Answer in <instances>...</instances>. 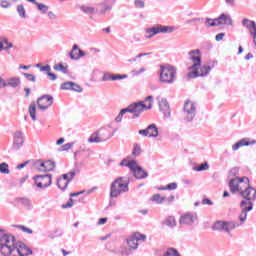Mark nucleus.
<instances>
[{"mask_svg": "<svg viewBox=\"0 0 256 256\" xmlns=\"http://www.w3.org/2000/svg\"><path fill=\"white\" fill-rule=\"evenodd\" d=\"M22 249H29L25 243L18 241L13 234L0 230V253L9 256L11 253H21Z\"/></svg>", "mask_w": 256, "mask_h": 256, "instance_id": "obj_1", "label": "nucleus"}, {"mask_svg": "<svg viewBox=\"0 0 256 256\" xmlns=\"http://www.w3.org/2000/svg\"><path fill=\"white\" fill-rule=\"evenodd\" d=\"M153 101V96H147L145 99V103H148V106L145 105L144 102H136L133 104H130L127 108H123L121 111L125 113H132V119H137L141 113H143L144 110L152 109L153 104L151 103Z\"/></svg>", "mask_w": 256, "mask_h": 256, "instance_id": "obj_2", "label": "nucleus"}, {"mask_svg": "<svg viewBox=\"0 0 256 256\" xmlns=\"http://www.w3.org/2000/svg\"><path fill=\"white\" fill-rule=\"evenodd\" d=\"M129 192V178L128 177H118L116 178L110 186V197L115 199L122 195V193Z\"/></svg>", "mask_w": 256, "mask_h": 256, "instance_id": "obj_3", "label": "nucleus"}, {"mask_svg": "<svg viewBox=\"0 0 256 256\" xmlns=\"http://www.w3.org/2000/svg\"><path fill=\"white\" fill-rule=\"evenodd\" d=\"M177 29L179 28L175 26L156 24L153 27L145 30V39H153V37H155V35H159V33H174V31H177Z\"/></svg>", "mask_w": 256, "mask_h": 256, "instance_id": "obj_4", "label": "nucleus"}, {"mask_svg": "<svg viewBox=\"0 0 256 256\" xmlns=\"http://www.w3.org/2000/svg\"><path fill=\"white\" fill-rule=\"evenodd\" d=\"M213 69V66L209 65H192L189 68V73L187 74L188 79H195L196 77H205L209 75V72Z\"/></svg>", "mask_w": 256, "mask_h": 256, "instance_id": "obj_5", "label": "nucleus"}, {"mask_svg": "<svg viewBox=\"0 0 256 256\" xmlns=\"http://www.w3.org/2000/svg\"><path fill=\"white\" fill-rule=\"evenodd\" d=\"M177 69L172 65H161L160 66V81L162 83H173L175 80V74Z\"/></svg>", "mask_w": 256, "mask_h": 256, "instance_id": "obj_6", "label": "nucleus"}, {"mask_svg": "<svg viewBox=\"0 0 256 256\" xmlns=\"http://www.w3.org/2000/svg\"><path fill=\"white\" fill-rule=\"evenodd\" d=\"M249 178L248 177H235L229 181V187L231 193H241L245 185H248Z\"/></svg>", "mask_w": 256, "mask_h": 256, "instance_id": "obj_7", "label": "nucleus"}, {"mask_svg": "<svg viewBox=\"0 0 256 256\" xmlns=\"http://www.w3.org/2000/svg\"><path fill=\"white\" fill-rule=\"evenodd\" d=\"M139 241H147V235L141 234L140 232H135L126 239V243L132 251H136L139 248Z\"/></svg>", "mask_w": 256, "mask_h": 256, "instance_id": "obj_8", "label": "nucleus"}, {"mask_svg": "<svg viewBox=\"0 0 256 256\" xmlns=\"http://www.w3.org/2000/svg\"><path fill=\"white\" fill-rule=\"evenodd\" d=\"M239 227V224L235 222H226V221H216L212 226L213 231H224L228 235L233 231V229Z\"/></svg>", "mask_w": 256, "mask_h": 256, "instance_id": "obj_9", "label": "nucleus"}, {"mask_svg": "<svg viewBox=\"0 0 256 256\" xmlns=\"http://www.w3.org/2000/svg\"><path fill=\"white\" fill-rule=\"evenodd\" d=\"M206 23H208L209 27H217L219 25H233V19H231L230 15L221 14L214 20L211 18L206 19Z\"/></svg>", "mask_w": 256, "mask_h": 256, "instance_id": "obj_10", "label": "nucleus"}, {"mask_svg": "<svg viewBox=\"0 0 256 256\" xmlns=\"http://www.w3.org/2000/svg\"><path fill=\"white\" fill-rule=\"evenodd\" d=\"M183 111L185 115V121L191 123V121H193V119H195V116L197 115V106L195 105V103L188 100L184 104Z\"/></svg>", "mask_w": 256, "mask_h": 256, "instance_id": "obj_11", "label": "nucleus"}, {"mask_svg": "<svg viewBox=\"0 0 256 256\" xmlns=\"http://www.w3.org/2000/svg\"><path fill=\"white\" fill-rule=\"evenodd\" d=\"M88 56H89V53L81 49L77 44H73L72 49L67 54V57H69L71 61H81V59H85V57H88Z\"/></svg>", "mask_w": 256, "mask_h": 256, "instance_id": "obj_12", "label": "nucleus"}, {"mask_svg": "<svg viewBox=\"0 0 256 256\" xmlns=\"http://www.w3.org/2000/svg\"><path fill=\"white\" fill-rule=\"evenodd\" d=\"M34 181L39 189H47L53 183V176L51 174L34 176Z\"/></svg>", "mask_w": 256, "mask_h": 256, "instance_id": "obj_13", "label": "nucleus"}, {"mask_svg": "<svg viewBox=\"0 0 256 256\" xmlns=\"http://www.w3.org/2000/svg\"><path fill=\"white\" fill-rule=\"evenodd\" d=\"M239 195L245 199L244 201L253 202L256 200V189L251 187L249 183L245 184Z\"/></svg>", "mask_w": 256, "mask_h": 256, "instance_id": "obj_14", "label": "nucleus"}, {"mask_svg": "<svg viewBox=\"0 0 256 256\" xmlns=\"http://www.w3.org/2000/svg\"><path fill=\"white\" fill-rule=\"evenodd\" d=\"M38 109L47 111V108L53 105V96L43 95L37 100Z\"/></svg>", "mask_w": 256, "mask_h": 256, "instance_id": "obj_15", "label": "nucleus"}, {"mask_svg": "<svg viewBox=\"0 0 256 256\" xmlns=\"http://www.w3.org/2000/svg\"><path fill=\"white\" fill-rule=\"evenodd\" d=\"M23 143H25V135L23 134V132L18 130L13 134L12 148L15 151H19V149L23 147Z\"/></svg>", "mask_w": 256, "mask_h": 256, "instance_id": "obj_16", "label": "nucleus"}, {"mask_svg": "<svg viewBox=\"0 0 256 256\" xmlns=\"http://www.w3.org/2000/svg\"><path fill=\"white\" fill-rule=\"evenodd\" d=\"M138 133L142 135V137H158L159 128H157L155 124H150L146 129L139 130Z\"/></svg>", "mask_w": 256, "mask_h": 256, "instance_id": "obj_17", "label": "nucleus"}, {"mask_svg": "<svg viewBox=\"0 0 256 256\" xmlns=\"http://www.w3.org/2000/svg\"><path fill=\"white\" fill-rule=\"evenodd\" d=\"M158 105H159V109L163 113L164 117L169 119V117H171V108L169 106V102L167 101V98H160L158 100Z\"/></svg>", "mask_w": 256, "mask_h": 256, "instance_id": "obj_18", "label": "nucleus"}, {"mask_svg": "<svg viewBox=\"0 0 256 256\" xmlns=\"http://www.w3.org/2000/svg\"><path fill=\"white\" fill-rule=\"evenodd\" d=\"M188 58L193 65H201V50L195 49L188 52Z\"/></svg>", "mask_w": 256, "mask_h": 256, "instance_id": "obj_19", "label": "nucleus"}, {"mask_svg": "<svg viewBox=\"0 0 256 256\" xmlns=\"http://www.w3.org/2000/svg\"><path fill=\"white\" fill-rule=\"evenodd\" d=\"M197 219V214L186 213L180 217V225H193Z\"/></svg>", "mask_w": 256, "mask_h": 256, "instance_id": "obj_20", "label": "nucleus"}, {"mask_svg": "<svg viewBox=\"0 0 256 256\" xmlns=\"http://www.w3.org/2000/svg\"><path fill=\"white\" fill-rule=\"evenodd\" d=\"M129 77L126 74H113L111 72L104 73L102 81H119L121 79H127Z\"/></svg>", "mask_w": 256, "mask_h": 256, "instance_id": "obj_21", "label": "nucleus"}, {"mask_svg": "<svg viewBox=\"0 0 256 256\" xmlns=\"http://www.w3.org/2000/svg\"><path fill=\"white\" fill-rule=\"evenodd\" d=\"M69 183H71V179H69V173L63 174L62 177L57 179V187L62 191H65L67 189Z\"/></svg>", "mask_w": 256, "mask_h": 256, "instance_id": "obj_22", "label": "nucleus"}, {"mask_svg": "<svg viewBox=\"0 0 256 256\" xmlns=\"http://www.w3.org/2000/svg\"><path fill=\"white\" fill-rule=\"evenodd\" d=\"M80 10L84 15H88L89 17H93V15H99V8L93 6L82 5L80 6Z\"/></svg>", "mask_w": 256, "mask_h": 256, "instance_id": "obj_23", "label": "nucleus"}, {"mask_svg": "<svg viewBox=\"0 0 256 256\" xmlns=\"http://www.w3.org/2000/svg\"><path fill=\"white\" fill-rule=\"evenodd\" d=\"M117 0H104L100 5L103 9L99 11V15H105L107 11H111L113 9V5H115Z\"/></svg>", "mask_w": 256, "mask_h": 256, "instance_id": "obj_24", "label": "nucleus"}, {"mask_svg": "<svg viewBox=\"0 0 256 256\" xmlns=\"http://www.w3.org/2000/svg\"><path fill=\"white\" fill-rule=\"evenodd\" d=\"M256 140L249 141L247 138L241 139L232 146V151H238L241 147H249V145H255Z\"/></svg>", "mask_w": 256, "mask_h": 256, "instance_id": "obj_25", "label": "nucleus"}, {"mask_svg": "<svg viewBox=\"0 0 256 256\" xmlns=\"http://www.w3.org/2000/svg\"><path fill=\"white\" fill-rule=\"evenodd\" d=\"M55 169V162L52 160H47L45 162H40L38 171H53Z\"/></svg>", "mask_w": 256, "mask_h": 256, "instance_id": "obj_26", "label": "nucleus"}, {"mask_svg": "<svg viewBox=\"0 0 256 256\" xmlns=\"http://www.w3.org/2000/svg\"><path fill=\"white\" fill-rule=\"evenodd\" d=\"M133 173L136 179H147V177H149V173L143 170L141 166L136 167Z\"/></svg>", "mask_w": 256, "mask_h": 256, "instance_id": "obj_27", "label": "nucleus"}, {"mask_svg": "<svg viewBox=\"0 0 256 256\" xmlns=\"http://www.w3.org/2000/svg\"><path fill=\"white\" fill-rule=\"evenodd\" d=\"M162 225H166L169 229H174V227H177V220L174 216H168L164 221H162Z\"/></svg>", "mask_w": 256, "mask_h": 256, "instance_id": "obj_28", "label": "nucleus"}, {"mask_svg": "<svg viewBox=\"0 0 256 256\" xmlns=\"http://www.w3.org/2000/svg\"><path fill=\"white\" fill-rule=\"evenodd\" d=\"M98 137L102 139V143H105V141H109L111 138V134H109V131L105 128L100 129L97 131Z\"/></svg>", "mask_w": 256, "mask_h": 256, "instance_id": "obj_29", "label": "nucleus"}, {"mask_svg": "<svg viewBox=\"0 0 256 256\" xmlns=\"http://www.w3.org/2000/svg\"><path fill=\"white\" fill-rule=\"evenodd\" d=\"M6 85L8 87H12L13 89L19 87V85H21V78L19 77H12L9 78L6 82Z\"/></svg>", "mask_w": 256, "mask_h": 256, "instance_id": "obj_30", "label": "nucleus"}, {"mask_svg": "<svg viewBox=\"0 0 256 256\" xmlns=\"http://www.w3.org/2000/svg\"><path fill=\"white\" fill-rule=\"evenodd\" d=\"M40 71H45L46 74L48 75L50 81H56L57 80V75L51 72V66L50 65L40 67Z\"/></svg>", "mask_w": 256, "mask_h": 256, "instance_id": "obj_31", "label": "nucleus"}, {"mask_svg": "<svg viewBox=\"0 0 256 256\" xmlns=\"http://www.w3.org/2000/svg\"><path fill=\"white\" fill-rule=\"evenodd\" d=\"M0 43L3 45V51H9V49H13V42H9V38L7 37L0 38Z\"/></svg>", "mask_w": 256, "mask_h": 256, "instance_id": "obj_32", "label": "nucleus"}, {"mask_svg": "<svg viewBox=\"0 0 256 256\" xmlns=\"http://www.w3.org/2000/svg\"><path fill=\"white\" fill-rule=\"evenodd\" d=\"M151 201H153L157 205H163V203L167 201V197L161 196V194H154L151 198Z\"/></svg>", "mask_w": 256, "mask_h": 256, "instance_id": "obj_33", "label": "nucleus"}, {"mask_svg": "<svg viewBox=\"0 0 256 256\" xmlns=\"http://www.w3.org/2000/svg\"><path fill=\"white\" fill-rule=\"evenodd\" d=\"M29 113L32 121H37V104H35V102L30 104Z\"/></svg>", "mask_w": 256, "mask_h": 256, "instance_id": "obj_34", "label": "nucleus"}, {"mask_svg": "<svg viewBox=\"0 0 256 256\" xmlns=\"http://www.w3.org/2000/svg\"><path fill=\"white\" fill-rule=\"evenodd\" d=\"M17 202L21 203L25 209H33V204L29 198H17Z\"/></svg>", "mask_w": 256, "mask_h": 256, "instance_id": "obj_35", "label": "nucleus"}, {"mask_svg": "<svg viewBox=\"0 0 256 256\" xmlns=\"http://www.w3.org/2000/svg\"><path fill=\"white\" fill-rule=\"evenodd\" d=\"M16 11L20 19H27V11L25 10V6H23V4L17 5Z\"/></svg>", "mask_w": 256, "mask_h": 256, "instance_id": "obj_36", "label": "nucleus"}, {"mask_svg": "<svg viewBox=\"0 0 256 256\" xmlns=\"http://www.w3.org/2000/svg\"><path fill=\"white\" fill-rule=\"evenodd\" d=\"M33 255V250L31 248H23L20 253H11L9 256H28Z\"/></svg>", "mask_w": 256, "mask_h": 256, "instance_id": "obj_37", "label": "nucleus"}, {"mask_svg": "<svg viewBox=\"0 0 256 256\" xmlns=\"http://www.w3.org/2000/svg\"><path fill=\"white\" fill-rule=\"evenodd\" d=\"M162 256H181V254L175 248H167L163 251Z\"/></svg>", "mask_w": 256, "mask_h": 256, "instance_id": "obj_38", "label": "nucleus"}, {"mask_svg": "<svg viewBox=\"0 0 256 256\" xmlns=\"http://www.w3.org/2000/svg\"><path fill=\"white\" fill-rule=\"evenodd\" d=\"M249 211H251V206L241 210V213L239 215V221H241L242 224L245 223V221H247V213H249Z\"/></svg>", "mask_w": 256, "mask_h": 256, "instance_id": "obj_39", "label": "nucleus"}, {"mask_svg": "<svg viewBox=\"0 0 256 256\" xmlns=\"http://www.w3.org/2000/svg\"><path fill=\"white\" fill-rule=\"evenodd\" d=\"M88 143H103V139H101L99 134L96 132L89 137Z\"/></svg>", "mask_w": 256, "mask_h": 256, "instance_id": "obj_40", "label": "nucleus"}, {"mask_svg": "<svg viewBox=\"0 0 256 256\" xmlns=\"http://www.w3.org/2000/svg\"><path fill=\"white\" fill-rule=\"evenodd\" d=\"M54 71H60V73H64L65 75H67L69 73V66L54 65Z\"/></svg>", "mask_w": 256, "mask_h": 256, "instance_id": "obj_41", "label": "nucleus"}, {"mask_svg": "<svg viewBox=\"0 0 256 256\" xmlns=\"http://www.w3.org/2000/svg\"><path fill=\"white\" fill-rule=\"evenodd\" d=\"M143 153V150H141V146L137 143L133 145V151H132V156L133 157H139Z\"/></svg>", "mask_w": 256, "mask_h": 256, "instance_id": "obj_42", "label": "nucleus"}, {"mask_svg": "<svg viewBox=\"0 0 256 256\" xmlns=\"http://www.w3.org/2000/svg\"><path fill=\"white\" fill-rule=\"evenodd\" d=\"M0 173H2L3 175H9L11 173V171L9 170V164H7L6 162L1 163Z\"/></svg>", "mask_w": 256, "mask_h": 256, "instance_id": "obj_43", "label": "nucleus"}, {"mask_svg": "<svg viewBox=\"0 0 256 256\" xmlns=\"http://www.w3.org/2000/svg\"><path fill=\"white\" fill-rule=\"evenodd\" d=\"M248 207H251V211H253V202L249 200H242L240 202V208L243 211V209H248Z\"/></svg>", "mask_w": 256, "mask_h": 256, "instance_id": "obj_44", "label": "nucleus"}, {"mask_svg": "<svg viewBox=\"0 0 256 256\" xmlns=\"http://www.w3.org/2000/svg\"><path fill=\"white\" fill-rule=\"evenodd\" d=\"M36 6L38 8V11H41L42 15H45L47 11H49V6L43 4V3H36Z\"/></svg>", "mask_w": 256, "mask_h": 256, "instance_id": "obj_45", "label": "nucleus"}, {"mask_svg": "<svg viewBox=\"0 0 256 256\" xmlns=\"http://www.w3.org/2000/svg\"><path fill=\"white\" fill-rule=\"evenodd\" d=\"M126 167H128V169H130V171L133 173L137 167H139V165H137V161L131 160L126 163Z\"/></svg>", "mask_w": 256, "mask_h": 256, "instance_id": "obj_46", "label": "nucleus"}, {"mask_svg": "<svg viewBox=\"0 0 256 256\" xmlns=\"http://www.w3.org/2000/svg\"><path fill=\"white\" fill-rule=\"evenodd\" d=\"M209 169V163L204 162L194 168V171H207Z\"/></svg>", "mask_w": 256, "mask_h": 256, "instance_id": "obj_47", "label": "nucleus"}, {"mask_svg": "<svg viewBox=\"0 0 256 256\" xmlns=\"http://www.w3.org/2000/svg\"><path fill=\"white\" fill-rule=\"evenodd\" d=\"M72 87H73V82L71 81L64 82L61 84V89L65 91H71Z\"/></svg>", "mask_w": 256, "mask_h": 256, "instance_id": "obj_48", "label": "nucleus"}, {"mask_svg": "<svg viewBox=\"0 0 256 256\" xmlns=\"http://www.w3.org/2000/svg\"><path fill=\"white\" fill-rule=\"evenodd\" d=\"M147 55H151V53H140L135 58L129 59L128 63H136L138 59H141V57H147Z\"/></svg>", "mask_w": 256, "mask_h": 256, "instance_id": "obj_49", "label": "nucleus"}, {"mask_svg": "<svg viewBox=\"0 0 256 256\" xmlns=\"http://www.w3.org/2000/svg\"><path fill=\"white\" fill-rule=\"evenodd\" d=\"M14 227H17L18 229H21V231H23L24 233H28V235H32L33 234V230L30 228H27L23 225H14Z\"/></svg>", "mask_w": 256, "mask_h": 256, "instance_id": "obj_50", "label": "nucleus"}, {"mask_svg": "<svg viewBox=\"0 0 256 256\" xmlns=\"http://www.w3.org/2000/svg\"><path fill=\"white\" fill-rule=\"evenodd\" d=\"M71 91H75L76 93H83V88L79 84L72 82Z\"/></svg>", "mask_w": 256, "mask_h": 256, "instance_id": "obj_51", "label": "nucleus"}, {"mask_svg": "<svg viewBox=\"0 0 256 256\" xmlns=\"http://www.w3.org/2000/svg\"><path fill=\"white\" fill-rule=\"evenodd\" d=\"M134 5H135L136 9H143L145 7V1L135 0Z\"/></svg>", "mask_w": 256, "mask_h": 256, "instance_id": "obj_52", "label": "nucleus"}, {"mask_svg": "<svg viewBox=\"0 0 256 256\" xmlns=\"http://www.w3.org/2000/svg\"><path fill=\"white\" fill-rule=\"evenodd\" d=\"M166 189L168 191H175V189H177V182H172L170 184H167Z\"/></svg>", "mask_w": 256, "mask_h": 256, "instance_id": "obj_53", "label": "nucleus"}, {"mask_svg": "<svg viewBox=\"0 0 256 256\" xmlns=\"http://www.w3.org/2000/svg\"><path fill=\"white\" fill-rule=\"evenodd\" d=\"M133 253V249L129 248H123L121 251V255L129 256Z\"/></svg>", "mask_w": 256, "mask_h": 256, "instance_id": "obj_54", "label": "nucleus"}, {"mask_svg": "<svg viewBox=\"0 0 256 256\" xmlns=\"http://www.w3.org/2000/svg\"><path fill=\"white\" fill-rule=\"evenodd\" d=\"M73 207V198H70L66 204L62 205V209H69Z\"/></svg>", "mask_w": 256, "mask_h": 256, "instance_id": "obj_55", "label": "nucleus"}, {"mask_svg": "<svg viewBox=\"0 0 256 256\" xmlns=\"http://www.w3.org/2000/svg\"><path fill=\"white\" fill-rule=\"evenodd\" d=\"M24 77H26V79H28V81H32L33 83H35V75L33 74H29V73H23Z\"/></svg>", "mask_w": 256, "mask_h": 256, "instance_id": "obj_56", "label": "nucleus"}, {"mask_svg": "<svg viewBox=\"0 0 256 256\" xmlns=\"http://www.w3.org/2000/svg\"><path fill=\"white\" fill-rule=\"evenodd\" d=\"M123 115H125L124 112L120 110L119 114L115 118L116 123H121V121H123Z\"/></svg>", "mask_w": 256, "mask_h": 256, "instance_id": "obj_57", "label": "nucleus"}, {"mask_svg": "<svg viewBox=\"0 0 256 256\" xmlns=\"http://www.w3.org/2000/svg\"><path fill=\"white\" fill-rule=\"evenodd\" d=\"M73 148V143H66L62 146V151H69V149Z\"/></svg>", "mask_w": 256, "mask_h": 256, "instance_id": "obj_58", "label": "nucleus"}, {"mask_svg": "<svg viewBox=\"0 0 256 256\" xmlns=\"http://www.w3.org/2000/svg\"><path fill=\"white\" fill-rule=\"evenodd\" d=\"M239 173V168H233L230 170L229 175L230 177H235Z\"/></svg>", "mask_w": 256, "mask_h": 256, "instance_id": "obj_59", "label": "nucleus"}, {"mask_svg": "<svg viewBox=\"0 0 256 256\" xmlns=\"http://www.w3.org/2000/svg\"><path fill=\"white\" fill-rule=\"evenodd\" d=\"M202 205H213V201H211L209 198H204L202 200Z\"/></svg>", "mask_w": 256, "mask_h": 256, "instance_id": "obj_60", "label": "nucleus"}, {"mask_svg": "<svg viewBox=\"0 0 256 256\" xmlns=\"http://www.w3.org/2000/svg\"><path fill=\"white\" fill-rule=\"evenodd\" d=\"M1 7L2 9H8V7H11V3H9L8 1H2Z\"/></svg>", "mask_w": 256, "mask_h": 256, "instance_id": "obj_61", "label": "nucleus"}, {"mask_svg": "<svg viewBox=\"0 0 256 256\" xmlns=\"http://www.w3.org/2000/svg\"><path fill=\"white\" fill-rule=\"evenodd\" d=\"M141 73H145V68H141L138 71L133 70L132 75H141Z\"/></svg>", "mask_w": 256, "mask_h": 256, "instance_id": "obj_62", "label": "nucleus"}, {"mask_svg": "<svg viewBox=\"0 0 256 256\" xmlns=\"http://www.w3.org/2000/svg\"><path fill=\"white\" fill-rule=\"evenodd\" d=\"M223 37H225V33H219L216 35V41H223Z\"/></svg>", "mask_w": 256, "mask_h": 256, "instance_id": "obj_63", "label": "nucleus"}, {"mask_svg": "<svg viewBox=\"0 0 256 256\" xmlns=\"http://www.w3.org/2000/svg\"><path fill=\"white\" fill-rule=\"evenodd\" d=\"M48 17L51 19V21H54V19H57V15L53 13L52 11L48 12Z\"/></svg>", "mask_w": 256, "mask_h": 256, "instance_id": "obj_64", "label": "nucleus"}]
</instances>
